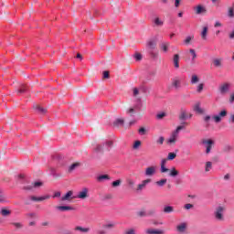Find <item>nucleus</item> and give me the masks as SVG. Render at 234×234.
Segmentation results:
<instances>
[{
    "label": "nucleus",
    "instance_id": "32",
    "mask_svg": "<svg viewBox=\"0 0 234 234\" xmlns=\"http://www.w3.org/2000/svg\"><path fill=\"white\" fill-rule=\"evenodd\" d=\"M175 209L171 206H166L164 208V213H173Z\"/></svg>",
    "mask_w": 234,
    "mask_h": 234
},
{
    "label": "nucleus",
    "instance_id": "60",
    "mask_svg": "<svg viewBox=\"0 0 234 234\" xmlns=\"http://www.w3.org/2000/svg\"><path fill=\"white\" fill-rule=\"evenodd\" d=\"M25 90H26L25 86H22V88L20 90H18V93L23 94V92H25Z\"/></svg>",
    "mask_w": 234,
    "mask_h": 234
},
{
    "label": "nucleus",
    "instance_id": "52",
    "mask_svg": "<svg viewBox=\"0 0 234 234\" xmlns=\"http://www.w3.org/2000/svg\"><path fill=\"white\" fill-rule=\"evenodd\" d=\"M161 173H169V169L165 165H161Z\"/></svg>",
    "mask_w": 234,
    "mask_h": 234
},
{
    "label": "nucleus",
    "instance_id": "23",
    "mask_svg": "<svg viewBox=\"0 0 234 234\" xmlns=\"http://www.w3.org/2000/svg\"><path fill=\"white\" fill-rule=\"evenodd\" d=\"M201 38L204 39V41L207 39V27H203V30L201 32Z\"/></svg>",
    "mask_w": 234,
    "mask_h": 234
},
{
    "label": "nucleus",
    "instance_id": "58",
    "mask_svg": "<svg viewBox=\"0 0 234 234\" xmlns=\"http://www.w3.org/2000/svg\"><path fill=\"white\" fill-rule=\"evenodd\" d=\"M229 123H234V114H230V117L229 119Z\"/></svg>",
    "mask_w": 234,
    "mask_h": 234
},
{
    "label": "nucleus",
    "instance_id": "53",
    "mask_svg": "<svg viewBox=\"0 0 234 234\" xmlns=\"http://www.w3.org/2000/svg\"><path fill=\"white\" fill-rule=\"evenodd\" d=\"M59 197H61V192L60 191H57L53 195V198H59Z\"/></svg>",
    "mask_w": 234,
    "mask_h": 234
},
{
    "label": "nucleus",
    "instance_id": "30",
    "mask_svg": "<svg viewBox=\"0 0 234 234\" xmlns=\"http://www.w3.org/2000/svg\"><path fill=\"white\" fill-rule=\"evenodd\" d=\"M177 134L176 133H173L171 138L168 139V144H176V138H177Z\"/></svg>",
    "mask_w": 234,
    "mask_h": 234
},
{
    "label": "nucleus",
    "instance_id": "35",
    "mask_svg": "<svg viewBox=\"0 0 234 234\" xmlns=\"http://www.w3.org/2000/svg\"><path fill=\"white\" fill-rule=\"evenodd\" d=\"M193 39H195V37L193 36L186 37V38L184 40L185 45H189Z\"/></svg>",
    "mask_w": 234,
    "mask_h": 234
},
{
    "label": "nucleus",
    "instance_id": "43",
    "mask_svg": "<svg viewBox=\"0 0 234 234\" xmlns=\"http://www.w3.org/2000/svg\"><path fill=\"white\" fill-rule=\"evenodd\" d=\"M12 225L16 229H21L23 228V225L21 223L17 222H13Z\"/></svg>",
    "mask_w": 234,
    "mask_h": 234
},
{
    "label": "nucleus",
    "instance_id": "50",
    "mask_svg": "<svg viewBox=\"0 0 234 234\" xmlns=\"http://www.w3.org/2000/svg\"><path fill=\"white\" fill-rule=\"evenodd\" d=\"M43 186V182L37 181L33 184V187H41Z\"/></svg>",
    "mask_w": 234,
    "mask_h": 234
},
{
    "label": "nucleus",
    "instance_id": "49",
    "mask_svg": "<svg viewBox=\"0 0 234 234\" xmlns=\"http://www.w3.org/2000/svg\"><path fill=\"white\" fill-rule=\"evenodd\" d=\"M103 228H106L107 229H110L111 228H114V223H106Z\"/></svg>",
    "mask_w": 234,
    "mask_h": 234
},
{
    "label": "nucleus",
    "instance_id": "14",
    "mask_svg": "<svg viewBox=\"0 0 234 234\" xmlns=\"http://www.w3.org/2000/svg\"><path fill=\"white\" fill-rule=\"evenodd\" d=\"M33 109L35 111H37L38 112V114H46L47 113V109L41 107V105H39V104H35L33 106Z\"/></svg>",
    "mask_w": 234,
    "mask_h": 234
},
{
    "label": "nucleus",
    "instance_id": "46",
    "mask_svg": "<svg viewBox=\"0 0 234 234\" xmlns=\"http://www.w3.org/2000/svg\"><path fill=\"white\" fill-rule=\"evenodd\" d=\"M165 138L164 136H160L159 139L156 141V144H159L160 145H164Z\"/></svg>",
    "mask_w": 234,
    "mask_h": 234
},
{
    "label": "nucleus",
    "instance_id": "61",
    "mask_svg": "<svg viewBox=\"0 0 234 234\" xmlns=\"http://www.w3.org/2000/svg\"><path fill=\"white\" fill-rule=\"evenodd\" d=\"M209 120H211V116H209V115H207V116H205L204 117V122H209Z\"/></svg>",
    "mask_w": 234,
    "mask_h": 234
},
{
    "label": "nucleus",
    "instance_id": "21",
    "mask_svg": "<svg viewBox=\"0 0 234 234\" xmlns=\"http://www.w3.org/2000/svg\"><path fill=\"white\" fill-rule=\"evenodd\" d=\"M167 184V179L166 178H163L160 179L159 181L155 182V186H158V187H164V186Z\"/></svg>",
    "mask_w": 234,
    "mask_h": 234
},
{
    "label": "nucleus",
    "instance_id": "29",
    "mask_svg": "<svg viewBox=\"0 0 234 234\" xmlns=\"http://www.w3.org/2000/svg\"><path fill=\"white\" fill-rule=\"evenodd\" d=\"M228 17L234 19V7L228 8Z\"/></svg>",
    "mask_w": 234,
    "mask_h": 234
},
{
    "label": "nucleus",
    "instance_id": "19",
    "mask_svg": "<svg viewBox=\"0 0 234 234\" xmlns=\"http://www.w3.org/2000/svg\"><path fill=\"white\" fill-rule=\"evenodd\" d=\"M194 111H195V112H198V114H202V112H204V110H202V108H200V102H197L194 105Z\"/></svg>",
    "mask_w": 234,
    "mask_h": 234
},
{
    "label": "nucleus",
    "instance_id": "6",
    "mask_svg": "<svg viewBox=\"0 0 234 234\" xmlns=\"http://www.w3.org/2000/svg\"><path fill=\"white\" fill-rule=\"evenodd\" d=\"M203 145H206V153L207 154H209V153H211V149H213V144H215V142H213V140L211 139H204L202 141Z\"/></svg>",
    "mask_w": 234,
    "mask_h": 234
},
{
    "label": "nucleus",
    "instance_id": "26",
    "mask_svg": "<svg viewBox=\"0 0 234 234\" xmlns=\"http://www.w3.org/2000/svg\"><path fill=\"white\" fill-rule=\"evenodd\" d=\"M154 23L155 27H164V21H162L160 19V17H155L154 19Z\"/></svg>",
    "mask_w": 234,
    "mask_h": 234
},
{
    "label": "nucleus",
    "instance_id": "16",
    "mask_svg": "<svg viewBox=\"0 0 234 234\" xmlns=\"http://www.w3.org/2000/svg\"><path fill=\"white\" fill-rule=\"evenodd\" d=\"M194 10H196V14H197L198 16H199L200 14H206V12H207V10H206V7H204V6L200 5H198L197 6H196V7L194 8Z\"/></svg>",
    "mask_w": 234,
    "mask_h": 234
},
{
    "label": "nucleus",
    "instance_id": "48",
    "mask_svg": "<svg viewBox=\"0 0 234 234\" xmlns=\"http://www.w3.org/2000/svg\"><path fill=\"white\" fill-rule=\"evenodd\" d=\"M197 90L198 93L202 92V90H204V83H200L199 85H197Z\"/></svg>",
    "mask_w": 234,
    "mask_h": 234
},
{
    "label": "nucleus",
    "instance_id": "56",
    "mask_svg": "<svg viewBox=\"0 0 234 234\" xmlns=\"http://www.w3.org/2000/svg\"><path fill=\"white\" fill-rule=\"evenodd\" d=\"M103 78H104V80H109V78H110L109 71H104L103 72Z\"/></svg>",
    "mask_w": 234,
    "mask_h": 234
},
{
    "label": "nucleus",
    "instance_id": "51",
    "mask_svg": "<svg viewBox=\"0 0 234 234\" xmlns=\"http://www.w3.org/2000/svg\"><path fill=\"white\" fill-rule=\"evenodd\" d=\"M95 151H97V153L103 151V144H98Z\"/></svg>",
    "mask_w": 234,
    "mask_h": 234
},
{
    "label": "nucleus",
    "instance_id": "37",
    "mask_svg": "<svg viewBox=\"0 0 234 234\" xmlns=\"http://www.w3.org/2000/svg\"><path fill=\"white\" fill-rule=\"evenodd\" d=\"M78 165H80L79 163H74L72 164L69 167V173H72V171H74V169H76V167H78Z\"/></svg>",
    "mask_w": 234,
    "mask_h": 234
},
{
    "label": "nucleus",
    "instance_id": "8",
    "mask_svg": "<svg viewBox=\"0 0 234 234\" xmlns=\"http://www.w3.org/2000/svg\"><path fill=\"white\" fill-rule=\"evenodd\" d=\"M157 43L158 41L156 38H151L146 42V46L150 50H154V48H156Z\"/></svg>",
    "mask_w": 234,
    "mask_h": 234
},
{
    "label": "nucleus",
    "instance_id": "9",
    "mask_svg": "<svg viewBox=\"0 0 234 234\" xmlns=\"http://www.w3.org/2000/svg\"><path fill=\"white\" fill-rule=\"evenodd\" d=\"M156 174V166H149L145 169V176H153Z\"/></svg>",
    "mask_w": 234,
    "mask_h": 234
},
{
    "label": "nucleus",
    "instance_id": "44",
    "mask_svg": "<svg viewBox=\"0 0 234 234\" xmlns=\"http://www.w3.org/2000/svg\"><path fill=\"white\" fill-rule=\"evenodd\" d=\"M127 182L130 189H134V182L133 181V179H128Z\"/></svg>",
    "mask_w": 234,
    "mask_h": 234
},
{
    "label": "nucleus",
    "instance_id": "54",
    "mask_svg": "<svg viewBox=\"0 0 234 234\" xmlns=\"http://www.w3.org/2000/svg\"><path fill=\"white\" fill-rule=\"evenodd\" d=\"M0 204H7L6 199L3 196H0Z\"/></svg>",
    "mask_w": 234,
    "mask_h": 234
},
{
    "label": "nucleus",
    "instance_id": "13",
    "mask_svg": "<svg viewBox=\"0 0 234 234\" xmlns=\"http://www.w3.org/2000/svg\"><path fill=\"white\" fill-rule=\"evenodd\" d=\"M145 234H164V230L162 229H146L144 230Z\"/></svg>",
    "mask_w": 234,
    "mask_h": 234
},
{
    "label": "nucleus",
    "instance_id": "33",
    "mask_svg": "<svg viewBox=\"0 0 234 234\" xmlns=\"http://www.w3.org/2000/svg\"><path fill=\"white\" fill-rule=\"evenodd\" d=\"M215 67H221L222 66V58H215L213 61Z\"/></svg>",
    "mask_w": 234,
    "mask_h": 234
},
{
    "label": "nucleus",
    "instance_id": "59",
    "mask_svg": "<svg viewBox=\"0 0 234 234\" xmlns=\"http://www.w3.org/2000/svg\"><path fill=\"white\" fill-rule=\"evenodd\" d=\"M140 94V91L138 90L137 88H133V96H138Z\"/></svg>",
    "mask_w": 234,
    "mask_h": 234
},
{
    "label": "nucleus",
    "instance_id": "34",
    "mask_svg": "<svg viewBox=\"0 0 234 234\" xmlns=\"http://www.w3.org/2000/svg\"><path fill=\"white\" fill-rule=\"evenodd\" d=\"M212 167H213V164L211 162H207L205 171L207 173V172L211 171Z\"/></svg>",
    "mask_w": 234,
    "mask_h": 234
},
{
    "label": "nucleus",
    "instance_id": "25",
    "mask_svg": "<svg viewBox=\"0 0 234 234\" xmlns=\"http://www.w3.org/2000/svg\"><path fill=\"white\" fill-rule=\"evenodd\" d=\"M97 180L99 182H103V180H111V177L109 176V175H101L97 177Z\"/></svg>",
    "mask_w": 234,
    "mask_h": 234
},
{
    "label": "nucleus",
    "instance_id": "3",
    "mask_svg": "<svg viewBox=\"0 0 234 234\" xmlns=\"http://www.w3.org/2000/svg\"><path fill=\"white\" fill-rule=\"evenodd\" d=\"M74 192L72 190L68 191L64 196L60 197L61 202H72L74 200Z\"/></svg>",
    "mask_w": 234,
    "mask_h": 234
},
{
    "label": "nucleus",
    "instance_id": "64",
    "mask_svg": "<svg viewBox=\"0 0 234 234\" xmlns=\"http://www.w3.org/2000/svg\"><path fill=\"white\" fill-rule=\"evenodd\" d=\"M214 27H222V24L220 22H216Z\"/></svg>",
    "mask_w": 234,
    "mask_h": 234
},
{
    "label": "nucleus",
    "instance_id": "11",
    "mask_svg": "<svg viewBox=\"0 0 234 234\" xmlns=\"http://www.w3.org/2000/svg\"><path fill=\"white\" fill-rule=\"evenodd\" d=\"M147 184H151V179L142 181V183L137 186L136 191H143V189H145Z\"/></svg>",
    "mask_w": 234,
    "mask_h": 234
},
{
    "label": "nucleus",
    "instance_id": "63",
    "mask_svg": "<svg viewBox=\"0 0 234 234\" xmlns=\"http://www.w3.org/2000/svg\"><path fill=\"white\" fill-rule=\"evenodd\" d=\"M175 6L176 8H178V6H180V0H176Z\"/></svg>",
    "mask_w": 234,
    "mask_h": 234
},
{
    "label": "nucleus",
    "instance_id": "41",
    "mask_svg": "<svg viewBox=\"0 0 234 234\" xmlns=\"http://www.w3.org/2000/svg\"><path fill=\"white\" fill-rule=\"evenodd\" d=\"M189 52L192 55V61H195L197 59V51L195 49H189Z\"/></svg>",
    "mask_w": 234,
    "mask_h": 234
},
{
    "label": "nucleus",
    "instance_id": "42",
    "mask_svg": "<svg viewBox=\"0 0 234 234\" xmlns=\"http://www.w3.org/2000/svg\"><path fill=\"white\" fill-rule=\"evenodd\" d=\"M176 158V153H169L167 156V160H175Z\"/></svg>",
    "mask_w": 234,
    "mask_h": 234
},
{
    "label": "nucleus",
    "instance_id": "12",
    "mask_svg": "<svg viewBox=\"0 0 234 234\" xmlns=\"http://www.w3.org/2000/svg\"><path fill=\"white\" fill-rule=\"evenodd\" d=\"M48 198H50V196L48 195H45L42 197H31V200H33L34 202H43L45 200H48Z\"/></svg>",
    "mask_w": 234,
    "mask_h": 234
},
{
    "label": "nucleus",
    "instance_id": "38",
    "mask_svg": "<svg viewBox=\"0 0 234 234\" xmlns=\"http://www.w3.org/2000/svg\"><path fill=\"white\" fill-rule=\"evenodd\" d=\"M138 133H139V134H141V136H144V135L147 134V130L144 127H141L138 130Z\"/></svg>",
    "mask_w": 234,
    "mask_h": 234
},
{
    "label": "nucleus",
    "instance_id": "36",
    "mask_svg": "<svg viewBox=\"0 0 234 234\" xmlns=\"http://www.w3.org/2000/svg\"><path fill=\"white\" fill-rule=\"evenodd\" d=\"M179 120H187V113L186 111H182L179 115Z\"/></svg>",
    "mask_w": 234,
    "mask_h": 234
},
{
    "label": "nucleus",
    "instance_id": "7",
    "mask_svg": "<svg viewBox=\"0 0 234 234\" xmlns=\"http://www.w3.org/2000/svg\"><path fill=\"white\" fill-rule=\"evenodd\" d=\"M74 209H76V208L72 206H58L56 207V211H58V213H65L67 211H74Z\"/></svg>",
    "mask_w": 234,
    "mask_h": 234
},
{
    "label": "nucleus",
    "instance_id": "31",
    "mask_svg": "<svg viewBox=\"0 0 234 234\" xmlns=\"http://www.w3.org/2000/svg\"><path fill=\"white\" fill-rule=\"evenodd\" d=\"M172 86H174L175 89H180V80L178 79L173 80Z\"/></svg>",
    "mask_w": 234,
    "mask_h": 234
},
{
    "label": "nucleus",
    "instance_id": "55",
    "mask_svg": "<svg viewBox=\"0 0 234 234\" xmlns=\"http://www.w3.org/2000/svg\"><path fill=\"white\" fill-rule=\"evenodd\" d=\"M134 58L137 61H140L142 59V54L136 53Z\"/></svg>",
    "mask_w": 234,
    "mask_h": 234
},
{
    "label": "nucleus",
    "instance_id": "27",
    "mask_svg": "<svg viewBox=\"0 0 234 234\" xmlns=\"http://www.w3.org/2000/svg\"><path fill=\"white\" fill-rule=\"evenodd\" d=\"M169 176L175 177V176H178L179 172L178 170H176V168L173 167L171 170H169Z\"/></svg>",
    "mask_w": 234,
    "mask_h": 234
},
{
    "label": "nucleus",
    "instance_id": "15",
    "mask_svg": "<svg viewBox=\"0 0 234 234\" xmlns=\"http://www.w3.org/2000/svg\"><path fill=\"white\" fill-rule=\"evenodd\" d=\"M173 63H174L175 69H180V64H179L180 63V55L179 54L174 55Z\"/></svg>",
    "mask_w": 234,
    "mask_h": 234
},
{
    "label": "nucleus",
    "instance_id": "28",
    "mask_svg": "<svg viewBox=\"0 0 234 234\" xmlns=\"http://www.w3.org/2000/svg\"><path fill=\"white\" fill-rule=\"evenodd\" d=\"M198 81H200V79H198V76L197 75H192L190 83L192 85H195V84L198 83Z\"/></svg>",
    "mask_w": 234,
    "mask_h": 234
},
{
    "label": "nucleus",
    "instance_id": "1",
    "mask_svg": "<svg viewBox=\"0 0 234 234\" xmlns=\"http://www.w3.org/2000/svg\"><path fill=\"white\" fill-rule=\"evenodd\" d=\"M189 224L187 221H180L176 225V231L178 234H186L187 232V228Z\"/></svg>",
    "mask_w": 234,
    "mask_h": 234
},
{
    "label": "nucleus",
    "instance_id": "45",
    "mask_svg": "<svg viewBox=\"0 0 234 234\" xmlns=\"http://www.w3.org/2000/svg\"><path fill=\"white\" fill-rule=\"evenodd\" d=\"M182 129H186V127L184 125L177 126L176 130L174 132V133L178 135V133H180V131H182Z\"/></svg>",
    "mask_w": 234,
    "mask_h": 234
},
{
    "label": "nucleus",
    "instance_id": "57",
    "mask_svg": "<svg viewBox=\"0 0 234 234\" xmlns=\"http://www.w3.org/2000/svg\"><path fill=\"white\" fill-rule=\"evenodd\" d=\"M165 112H162V113L157 114L158 120H162V118H165Z\"/></svg>",
    "mask_w": 234,
    "mask_h": 234
},
{
    "label": "nucleus",
    "instance_id": "4",
    "mask_svg": "<svg viewBox=\"0 0 234 234\" xmlns=\"http://www.w3.org/2000/svg\"><path fill=\"white\" fill-rule=\"evenodd\" d=\"M74 198H80V200H85V198H89V188H82L80 191L78 192V195H76Z\"/></svg>",
    "mask_w": 234,
    "mask_h": 234
},
{
    "label": "nucleus",
    "instance_id": "2",
    "mask_svg": "<svg viewBox=\"0 0 234 234\" xmlns=\"http://www.w3.org/2000/svg\"><path fill=\"white\" fill-rule=\"evenodd\" d=\"M226 208L224 207H218L215 209L214 217L217 218V220H224V211Z\"/></svg>",
    "mask_w": 234,
    "mask_h": 234
},
{
    "label": "nucleus",
    "instance_id": "47",
    "mask_svg": "<svg viewBox=\"0 0 234 234\" xmlns=\"http://www.w3.org/2000/svg\"><path fill=\"white\" fill-rule=\"evenodd\" d=\"M140 145H142V142L141 141H135L133 144V149H138V147H140Z\"/></svg>",
    "mask_w": 234,
    "mask_h": 234
},
{
    "label": "nucleus",
    "instance_id": "39",
    "mask_svg": "<svg viewBox=\"0 0 234 234\" xmlns=\"http://www.w3.org/2000/svg\"><path fill=\"white\" fill-rule=\"evenodd\" d=\"M112 187H118V186H122V180L118 179L112 183Z\"/></svg>",
    "mask_w": 234,
    "mask_h": 234
},
{
    "label": "nucleus",
    "instance_id": "18",
    "mask_svg": "<svg viewBox=\"0 0 234 234\" xmlns=\"http://www.w3.org/2000/svg\"><path fill=\"white\" fill-rule=\"evenodd\" d=\"M12 211L6 208H1L0 210V215H2V217H9V215H11Z\"/></svg>",
    "mask_w": 234,
    "mask_h": 234
},
{
    "label": "nucleus",
    "instance_id": "17",
    "mask_svg": "<svg viewBox=\"0 0 234 234\" xmlns=\"http://www.w3.org/2000/svg\"><path fill=\"white\" fill-rule=\"evenodd\" d=\"M74 231H80V233H89L90 228H83L81 226H77L74 228Z\"/></svg>",
    "mask_w": 234,
    "mask_h": 234
},
{
    "label": "nucleus",
    "instance_id": "22",
    "mask_svg": "<svg viewBox=\"0 0 234 234\" xmlns=\"http://www.w3.org/2000/svg\"><path fill=\"white\" fill-rule=\"evenodd\" d=\"M169 42H165L163 44L160 45V48L161 50H163V52H167V50H169Z\"/></svg>",
    "mask_w": 234,
    "mask_h": 234
},
{
    "label": "nucleus",
    "instance_id": "5",
    "mask_svg": "<svg viewBox=\"0 0 234 234\" xmlns=\"http://www.w3.org/2000/svg\"><path fill=\"white\" fill-rule=\"evenodd\" d=\"M226 116H228V111L222 110L218 115L212 116V120H214L216 123H220L222 122V118H226Z\"/></svg>",
    "mask_w": 234,
    "mask_h": 234
},
{
    "label": "nucleus",
    "instance_id": "62",
    "mask_svg": "<svg viewBox=\"0 0 234 234\" xmlns=\"http://www.w3.org/2000/svg\"><path fill=\"white\" fill-rule=\"evenodd\" d=\"M167 160L169 159H162L161 165H165L167 164Z\"/></svg>",
    "mask_w": 234,
    "mask_h": 234
},
{
    "label": "nucleus",
    "instance_id": "40",
    "mask_svg": "<svg viewBox=\"0 0 234 234\" xmlns=\"http://www.w3.org/2000/svg\"><path fill=\"white\" fill-rule=\"evenodd\" d=\"M138 217H147V211H145L144 209L140 210L137 212Z\"/></svg>",
    "mask_w": 234,
    "mask_h": 234
},
{
    "label": "nucleus",
    "instance_id": "24",
    "mask_svg": "<svg viewBox=\"0 0 234 234\" xmlns=\"http://www.w3.org/2000/svg\"><path fill=\"white\" fill-rule=\"evenodd\" d=\"M124 123L123 119H117L114 122H113V126L114 127H122Z\"/></svg>",
    "mask_w": 234,
    "mask_h": 234
},
{
    "label": "nucleus",
    "instance_id": "20",
    "mask_svg": "<svg viewBox=\"0 0 234 234\" xmlns=\"http://www.w3.org/2000/svg\"><path fill=\"white\" fill-rule=\"evenodd\" d=\"M124 234H138V231L136 230V228L131 227L124 231Z\"/></svg>",
    "mask_w": 234,
    "mask_h": 234
},
{
    "label": "nucleus",
    "instance_id": "10",
    "mask_svg": "<svg viewBox=\"0 0 234 234\" xmlns=\"http://www.w3.org/2000/svg\"><path fill=\"white\" fill-rule=\"evenodd\" d=\"M229 83H224L219 87V92L220 94H228L229 92Z\"/></svg>",
    "mask_w": 234,
    "mask_h": 234
}]
</instances>
